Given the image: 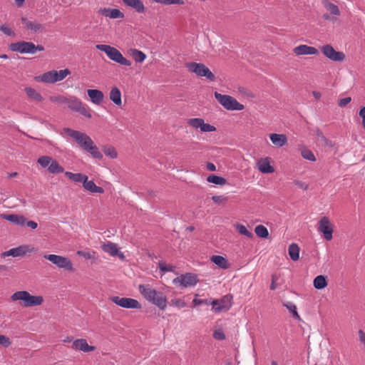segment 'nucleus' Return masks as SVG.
<instances>
[{"mask_svg":"<svg viewBox=\"0 0 365 365\" xmlns=\"http://www.w3.org/2000/svg\"><path fill=\"white\" fill-rule=\"evenodd\" d=\"M63 131L67 135L73 138L83 150L89 153L93 158L98 160L103 158V154L91 138L86 133L69 128H65Z\"/></svg>","mask_w":365,"mask_h":365,"instance_id":"obj_1","label":"nucleus"},{"mask_svg":"<svg viewBox=\"0 0 365 365\" xmlns=\"http://www.w3.org/2000/svg\"><path fill=\"white\" fill-rule=\"evenodd\" d=\"M138 290L147 301L157 306L161 310L165 309L168 299L163 292L153 289L150 284H140Z\"/></svg>","mask_w":365,"mask_h":365,"instance_id":"obj_2","label":"nucleus"},{"mask_svg":"<svg viewBox=\"0 0 365 365\" xmlns=\"http://www.w3.org/2000/svg\"><path fill=\"white\" fill-rule=\"evenodd\" d=\"M96 49L103 51L107 56L122 66H130L132 63L130 60L125 58L123 54L116 48L106 44L96 45Z\"/></svg>","mask_w":365,"mask_h":365,"instance_id":"obj_3","label":"nucleus"},{"mask_svg":"<svg viewBox=\"0 0 365 365\" xmlns=\"http://www.w3.org/2000/svg\"><path fill=\"white\" fill-rule=\"evenodd\" d=\"M12 301H22V305L25 307L39 306L43 302L41 296L31 295L27 291H17L11 296Z\"/></svg>","mask_w":365,"mask_h":365,"instance_id":"obj_4","label":"nucleus"},{"mask_svg":"<svg viewBox=\"0 0 365 365\" xmlns=\"http://www.w3.org/2000/svg\"><path fill=\"white\" fill-rule=\"evenodd\" d=\"M215 98L228 110H242L244 105L240 103L235 98L229 95H224L215 92Z\"/></svg>","mask_w":365,"mask_h":365,"instance_id":"obj_5","label":"nucleus"},{"mask_svg":"<svg viewBox=\"0 0 365 365\" xmlns=\"http://www.w3.org/2000/svg\"><path fill=\"white\" fill-rule=\"evenodd\" d=\"M185 67L190 72L195 73L197 76L206 77L210 81H215V76L208 67L202 63H187Z\"/></svg>","mask_w":365,"mask_h":365,"instance_id":"obj_6","label":"nucleus"},{"mask_svg":"<svg viewBox=\"0 0 365 365\" xmlns=\"http://www.w3.org/2000/svg\"><path fill=\"white\" fill-rule=\"evenodd\" d=\"M37 163L41 166V168H47L48 171L53 175L65 173L64 168L58 163V161L50 156L42 155L38 158Z\"/></svg>","mask_w":365,"mask_h":365,"instance_id":"obj_7","label":"nucleus"},{"mask_svg":"<svg viewBox=\"0 0 365 365\" xmlns=\"http://www.w3.org/2000/svg\"><path fill=\"white\" fill-rule=\"evenodd\" d=\"M66 104L71 110L78 112L88 118H91L92 116L88 107L84 106L81 101L76 96L68 97Z\"/></svg>","mask_w":365,"mask_h":365,"instance_id":"obj_8","label":"nucleus"},{"mask_svg":"<svg viewBox=\"0 0 365 365\" xmlns=\"http://www.w3.org/2000/svg\"><path fill=\"white\" fill-rule=\"evenodd\" d=\"M197 282V276L190 272L182 274L173 280V283L175 285L181 288L194 287Z\"/></svg>","mask_w":365,"mask_h":365,"instance_id":"obj_9","label":"nucleus"},{"mask_svg":"<svg viewBox=\"0 0 365 365\" xmlns=\"http://www.w3.org/2000/svg\"><path fill=\"white\" fill-rule=\"evenodd\" d=\"M43 257L56 264L58 268L64 269L68 271H73L71 261L66 257L51 254L45 255Z\"/></svg>","mask_w":365,"mask_h":365,"instance_id":"obj_10","label":"nucleus"},{"mask_svg":"<svg viewBox=\"0 0 365 365\" xmlns=\"http://www.w3.org/2000/svg\"><path fill=\"white\" fill-rule=\"evenodd\" d=\"M110 299L112 302L123 308L138 309H141L140 303L135 299L113 296L111 297Z\"/></svg>","mask_w":365,"mask_h":365,"instance_id":"obj_11","label":"nucleus"},{"mask_svg":"<svg viewBox=\"0 0 365 365\" xmlns=\"http://www.w3.org/2000/svg\"><path fill=\"white\" fill-rule=\"evenodd\" d=\"M320 50L324 56L333 61L342 62L346 58L344 52L336 51L330 44L322 46Z\"/></svg>","mask_w":365,"mask_h":365,"instance_id":"obj_12","label":"nucleus"},{"mask_svg":"<svg viewBox=\"0 0 365 365\" xmlns=\"http://www.w3.org/2000/svg\"><path fill=\"white\" fill-rule=\"evenodd\" d=\"M318 231L323 233L324 237L330 241L333 237L334 227L329 217H322L319 221Z\"/></svg>","mask_w":365,"mask_h":365,"instance_id":"obj_13","label":"nucleus"},{"mask_svg":"<svg viewBox=\"0 0 365 365\" xmlns=\"http://www.w3.org/2000/svg\"><path fill=\"white\" fill-rule=\"evenodd\" d=\"M34 43L30 41H21L16 43H11L9 48L12 51L19 52L20 53L34 54Z\"/></svg>","mask_w":365,"mask_h":365,"instance_id":"obj_14","label":"nucleus"},{"mask_svg":"<svg viewBox=\"0 0 365 365\" xmlns=\"http://www.w3.org/2000/svg\"><path fill=\"white\" fill-rule=\"evenodd\" d=\"M34 251V247H30L29 245H22L2 252L1 257L4 258L9 256H12L14 257H24L27 252H32Z\"/></svg>","mask_w":365,"mask_h":365,"instance_id":"obj_15","label":"nucleus"},{"mask_svg":"<svg viewBox=\"0 0 365 365\" xmlns=\"http://www.w3.org/2000/svg\"><path fill=\"white\" fill-rule=\"evenodd\" d=\"M297 56L301 55H318L319 51L315 47L309 46L305 44H301L293 49Z\"/></svg>","mask_w":365,"mask_h":365,"instance_id":"obj_16","label":"nucleus"},{"mask_svg":"<svg viewBox=\"0 0 365 365\" xmlns=\"http://www.w3.org/2000/svg\"><path fill=\"white\" fill-rule=\"evenodd\" d=\"M98 14L105 17L110 19H123L124 14L118 9L101 8L98 10Z\"/></svg>","mask_w":365,"mask_h":365,"instance_id":"obj_17","label":"nucleus"},{"mask_svg":"<svg viewBox=\"0 0 365 365\" xmlns=\"http://www.w3.org/2000/svg\"><path fill=\"white\" fill-rule=\"evenodd\" d=\"M71 347L73 349L84 352L93 351L96 350V347L93 346H89L85 339H76L73 341Z\"/></svg>","mask_w":365,"mask_h":365,"instance_id":"obj_18","label":"nucleus"},{"mask_svg":"<svg viewBox=\"0 0 365 365\" xmlns=\"http://www.w3.org/2000/svg\"><path fill=\"white\" fill-rule=\"evenodd\" d=\"M124 4L139 14L145 12V7L141 0H122Z\"/></svg>","mask_w":365,"mask_h":365,"instance_id":"obj_19","label":"nucleus"},{"mask_svg":"<svg viewBox=\"0 0 365 365\" xmlns=\"http://www.w3.org/2000/svg\"><path fill=\"white\" fill-rule=\"evenodd\" d=\"M1 217L17 225L24 226L26 224V218L22 215L1 214Z\"/></svg>","mask_w":365,"mask_h":365,"instance_id":"obj_20","label":"nucleus"},{"mask_svg":"<svg viewBox=\"0 0 365 365\" xmlns=\"http://www.w3.org/2000/svg\"><path fill=\"white\" fill-rule=\"evenodd\" d=\"M88 97L93 103L100 105L104 98L103 93L97 89H88L87 91Z\"/></svg>","mask_w":365,"mask_h":365,"instance_id":"obj_21","label":"nucleus"},{"mask_svg":"<svg viewBox=\"0 0 365 365\" xmlns=\"http://www.w3.org/2000/svg\"><path fill=\"white\" fill-rule=\"evenodd\" d=\"M257 167L259 170L262 173H272L274 172V168L270 165L269 159L268 158L259 160Z\"/></svg>","mask_w":365,"mask_h":365,"instance_id":"obj_22","label":"nucleus"},{"mask_svg":"<svg viewBox=\"0 0 365 365\" xmlns=\"http://www.w3.org/2000/svg\"><path fill=\"white\" fill-rule=\"evenodd\" d=\"M269 138L272 143L277 147H282L287 142V136L284 134L272 133Z\"/></svg>","mask_w":365,"mask_h":365,"instance_id":"obj_23","label":"nucleus"},{"mask_svg":"<svg viewBox=\"0 0 365 365\" xmlns=\"http://www.w3.org/2000/svg\"><path fill=\"white\" fill-rule=\"evenodd\" d=\"M56 71L52 70V71L44 73L41 76H37L36 78V79L38 81H41L43 83H56V79H55V76H56Z\"/></svg>","mask_w":365,"mask_h":365,"instance_id":"obj_24","label":"nucleus"},{"mask_svg":"<svg viewBox=\"0 0 365 365\" xmlns=\"http://www.w3.org/2000/svg\"><path fill=\"white\" fill-rule=\"evenodd\" d=\"M21 22L24 24L26 29L31 30L35 33L40 31L42 29V25L36 21H31L25 17L21 18Z\"/></svg>","mask_w":365,"mask_h":365,"instance_id":"obj_25","label":"nucleus"},{"mask_svg":"<svg viewBox=\"0 0 365 365\" xmlns=\"http://www.w3.org/2000/svg\"><path fill=\"white\" fill-rule=\"evenodd\" d=\"M228 298L229 297L228 296H225L220 301L219 300H217V299H214L212 300L210 304H212V309L216 312H221L222 310H223L224 309H229V307H227L225 303L228 300Z\"/></svg>","mask_w":365,"mask_h":365,"instance_id":"obj_26","label":"nucleus"},{"mask_svg":"<svg viewBox=\"0 0 365 365\" xmlns=\"http://www.w3.org/2000/svg\"><path fill=\"white\" fill-rule=\"evenodd\" d=\"M83 187L93 193H103V187L97 186L93 180H86L83 184Z\"/></svg>","mask_w":365,"mask_h":365,"instance_id":"obj_27","label":"nucleus"},{"mask_svg":"<svg viewBox=\"0 0 365 365\" xmlns=\"http://www.w3.org/2000/svg\"><path fill=\"white\" fill-rule=\"evenodd\" d=\"M110 99L118 106H121V92L117 87L111 88L109 94Z\"/></svg>","mask_w":365,"mask_h":365,"instance_id":"obj_28","label":"nucleus"},{"mask_svg":"<svg viewBox=\"0 0 365 365\" xmlns=\"http://www.w3.org/2000/svg\"><path fill=\"white\" fill-rule=\"evenodd\" d=\"M65 175L75 182H82L88 179V176L83 173H73L69 171L64 173Z\"/></svg>","mask_w":365,"mask_h":365,"instance_id":"obj_29","label":"nucleus"},{"mask_svg":"<svg viewBox=\"0 0 365 365\" xmlns=\"http://www.w3.org/2000/svg\"><path fill=\"white\" fill-rule=\"evenodd\" d=\"M103 252L110 254L111 256L118 255V249L116 244L108 242L106 244H103L101 246Z\"/></svg>","mask_w":365,"mask_h":365,"instance_id":"obj_30","label":"nucleus"},{"mask_svg":"<svg viewBox=\"0 0 365 365\" xmlns=\"http://www.w3.org/2000/svg\"><path fill=\"white\" fill-rule=\"evenodd\" d=\"M25 92L27 94L28 97L35 101L41 102L43 100V96L40 93L37 92L34 88L31 87L25 88Z\"/></svg>","mask_w":365,"mask_h":365,"instance_id":"obj_31","label":"nucleus"},{"mask_svg":"<svg viewBox=\"0 0 365 365\" xmlns=\"http://www.w3.org/2000/svg\"><path fill=\"white\" fill-rule=\"evenodd\" d=\"M299 247L296 243H292L288 248L289 255L292 260L297 261L299 258Z\"/></svg>","mask_w":365,"mask_h":365,"instance_id":"obj_32","label":"nucleus"},{"mask_svg":"<svg viewBox=\"0 0 365 365\" xmlns=\"http://www.w3.org/2000/svg\"><path fill=\"white\" fill-rule=\"evenodd\" d=\"M327 277L324 275L317 276L313 282L314 287L317 289H322L327 286Z\"/></svg>","mask_w":365,"mask_h":365,"instance_id":"obj_33","label":"nucleus"},{"mask_svg":"<svg viewBox=\"0 0 365 365\" xmlns=\"http://www.w3.org/2000/svg\"><path fill=\"white\" fill-rule=\"evenodd\" d=\"M211 261L215 264H217L220 268H228L227 260L222 256L213 255L211 257Z\"/></svg>","mask_w":365,"mask_h":365,"instance_id":"obj_34","label":"nucleus"},{"mask_svg":"<svg viewBox=\"0 0 365 365\" xmlns=\"http://www.w3.org/2000/svg\"><path fill=\"white\" fill-rule=\"evenodd\" d=\"M130 55L135 62L142 63L146 58V55L141 51H139L136 48H133L130 50Z\"/></svg>","mask_w":365,"mask_h":365,"instance_id":"obj_35","label":"nucleus"},{"mask_svg":"<svg viewBox=\"0 0 365 365\" xmlns=\"http://www.w3.org/2000/svg\"><path fill=\"white\" fill-rule=\"evenodd\" d=\"M207 181L220 185H224L227 182V180L225 178L215 175H210L207 178Z\"/></svg>","mask_w":365,"mask_h":365,"instance_id":"obj_36","label":"nucleus"},{"mask_svg":"<svg viewBox=\"0 0 365 365\" xmlns=\"http://www.w3.org/2000/svg\"><path fill=\"white\" fill-rule=\"evenodd\" d=\"M103 151L106 156L110 157L112 159H115L118 157V153L115 148L112 145H104L103 147Z\"/></svg>","mask_w":365,"mask_h":365,"instance_id":"obj_37","label":"nucleus"},{"mask_svg":"<svg viewBox=\"0 0 365 365\" xmlns=\"http://www.w3.org/2000/svg\"><path fill=\"white\" fill-rule=\"evenodd\" d=\"M255 232L256 235L262 238H267L269 236V232L266 227L259 225L255 227Z\"/></svg>","mask_w":365,"mask_h":365,"instance_id":"obj_38","label":"nucleus"},{"mask_svg":"<svg viewBox=\"0 0 365 365\" xmlns=\"http://www.w3.org/2000/svg\"><path fill=\"white\" fill-rule=\"evenodd\" d=\"M203 121L204 120L200 118H190L187 120V124L195 129L200 128L201 130Z\"/></svg>","mask_w":365,"mask_h":365,"instance_id":"obj_39","label":"nucleus"},{"mask_svg":"<svg viewBox=\"0 0 365 365\" xmlns=\"http://www.w3.org/2000/svg\"><path fill=\"white\" fill-rule=\"evenodd\" d=\"M236 230L240 235L246 236L248 238H251L253 237V234L251 232H250L247 229V227L243 225L237 224L236 225Z\"/></svg>","mask_w":365,"mask_h":365,"instance_id":"obj_40","label":"nucleus"},{"mask_svg":"<svg viewBox=\"0 0 365 365\" xmlns=\"http://www.w3.org/2000/svg\"><path fill=\"white\" fill-rule=\"evenodd\" d=\"M284 306L292 314V316L295 319H299L300 317L297 313V307L292 302H288L284 304Z\"/></svg>","mask_w":365,"mask_h":365,"instance_id":"obj_41","label":"nucleus"},{"mask_svg":"<svg viewBox=\"0 0 365 365\" xmlns=\"http://www.w3.org/2000/svg\"><path fill=\"white\" fill-rule=\"evenodd\" d=\"M324 6L326 7V9L328 11H329V12L331 14H334V15H339L340 14V11L339 9V7L336 5H335L334 4L327 1L324 4Z\"/></svg>","mask_w":365,"mask_h":365,"instance_id":"obj_42","label":"nucleus"},{"mask_svg":"<svg viewBox=\"0 0 365 365\" xmlns=\"http://www.w3.org/2000/svg\"><path fill=\"white\" fill-rule=\"evenodd\" d=\"M71 73V71L68 68H65L63 70H60L59 71H56L55 79L56 82L61 81L63 80L68 75Z\"/></svg>","mask_w":365,"mask_h":365,"instance_id":"obj_43","label":"nucleus"},{"mask_svg":"<svg viewBox=\"0 0 365 365\" xmlns=\"http://www.w3.org/2000/svg\"><path fill=\"white\" fill-rule=\"evenodd\" d=\"M301 154L302 156L306 160H309L312 162L316 161V158L311 150L304 149L302 150Z\"/></svg>","mask_w":365,"mask_h":365,"instance_id":"obj_44","label":"nucleus"},{"mask_svg":"<svg viewBox=\"0 0 365 365\" xmlns=\"http://www.w3.org/2000/svg\"><path fill=\"white\" fill-rule=\"evenodd\" d=\"M212 200L217 205H222L227 201L228 198L224 195H214Z\"/></svg>","mask_w":365,"mask_h":365,"instance_id":"obj_45","label":"nucleus"},{"mask_svg":"<svg viewBox=\"0 0 365 365\" xmlns=\"http://www.w3.org/2000/svg\"><path fill=\"white\" fill-rule=\"evenodd\" d=\"M0 31L3 32L5 35L8 36H14L15 35L14 32L7 26L6 24L0 25Z\"/></svg>","mask_w":365,"mask_h":365,"instance_id":"obj_46","label":"nucleus"},{"mask_svg":"<svg viewBox=\"0 0 365 365\" xmlns=\"http://www.w3.org/2000/svg\"><path fill=\"white\" fill-rule=\"evenodd\" d=\"M216 130V128L214 125H212L208 123H205V120L202 125L201 131L202 132H214Z\"/></svg>","mask_w":365,"mask_h":365,"instance_id":"obj_47","label":"nucleus"},{"mask_svg":"<svg viewBox=\"0 0 365 365\" xmlns=\"http://www.w3.org/2000/svg\"><path fill=\"white\" fill-rule=\"evenodd\" d=\"M359 341L363 346V349L365 351V331L362 329L358 331Z\"/></svg>","mask_w":365,"mask_h":365,"instance_id":"obj_48","label":"nucleus"},{"mask_svg":"<svg viewBox=\"0 0 365 365\" xmlns=\"http://www.w3.org/2000/svg\"><path fill=\"white\" fill-rule=\"evenodd\" d=\"M213 337L217 340H224L225 334L222 329H218L214 331Z\"/></svg>","mask_w":365,"mask_h":365,"instance_id":"obj_49","label":"nucleus"},{"mask_svg":"<svg viewBox=\"0 0 365 365\" xmlns=\"http://www.w3.org/2000/svg\"><path fill=\"white\" fill-rule=\"evenodd\" d=\"M66 99H67V97H64L62 96L50 97V101L52 102H57V103H65V104L66 102Z\"/></svg>","mask_w":365,"mask_h":365,"instance_id":"obj_50","label":"nucleus"},{"mask_svg":"<svg viewBox=\"0 0 365 365\" xmlns=\"http://www.w3.org/2000/svg\"><path fill=\"white\" fill-rule=\"evenodd\" d=\"M0 344L4 347H8L11 344V341L9 337L0 334Z\"/></svg>","mask_w":365,"mask_h":365,"instance_id":"obj_51","label":"nucleus"},{"mask_svg":"<svg viewBox=\"0 0 365 365\" xmlns=\"http://www.w3.org/2000/svg\"><path fill=\"white\" fill-rule=\"evenodd\" d=\"M171 303L179 308H182L186 306V303L183 300L179 299H172Z\"/></svg>","mask_w":365,"mask_h":365,"instance_id":"obj_52","label":"nucleus"},{"mask_svg":"<svg viewBox=\"0 0 365 365\" xmlns=\"http://www.w3.org/2000/svg\"><path fill=\"white\" fill-rule=\"evenodd\" d=\"M159 268L161 271L165 272H171L173 269V267L171 265H168L163 262H159Z\"/></svg>","mask_w":365,"mask_h":365,"instance_id":"obj_53","label":"nucleus"},{"mask_svg":"<svg viewBox=\"0 0 365 365\" xmlns=\"http://www.w3.org/2000/svg\"><path fill=\"white\" fill-rule=\"evenodd\" d=\"M351 101V97H346V98H341L339 101L338 106L339 107L343 108V107H345L347 104H349Z\"/></svg>","mask_w":365,"mask_h":365,"instance_id":"obj_54","label":"nucleus"},{"mask_svg":"<svg viewBox=\"0 0 365 365\" xmlns=\"http://www.w3.org/2000/svg\"><path fill=\"white\" fill-rule=\"evenodd\" d=\"M294 183L297 186L299 187V188H302V190H307L309 187V185L304 182H302L300 180H294Z\"/></svg>","mask_w":365,"mask_h":365,"instance_id":"obj_55","label":"nucleus"},{"mask_svg":"<svg viewBox=\"0 0 365 365\" xmlns=\"http://www.w3.org/2000/svg\"><path fill=\"white\" fill-rule=\"evenodd\" d=\"M192 303L197 306V305H202V304H210V302L207 299H194L192 301Z\"/></svg>","mask_w":365,"mask_h":365,"instance_id":"obj_56","label":"nucleus"},{"mask_svg":"<svg viewBox=\"0 0 365 365\" xmlns=\"http://www.w3.org/2000/svg\"><path fill=\"white\" fill-rule=\"evenodd\" d=\"M359 116L362 119V126H363V128L365 130V106H363L359 112Z\"/></svg>","mask_w":365,"mask_h":365,"instance_id":"obj_57","label":"nucleus"},{"mask_svg":"<svg viewBox=\"0 0 365 365\" xmlns=\"http://www.w3.org/2000/svg\"><path fill=\"white\" fill-rule=\"evenodd\" d=\"M77 255L78 256L83 257L86 259H90L91 258V255L88 252H84V251H78Z\"/></svg>","mask_w":365,"mask_h":365,"instance_id":"obj_58","label":"nucleus"},{"mask_svg":"<svg viewBox=\"0 0 365 365\" xmlns=\"http://www.w3.org/2000/svg\"><path fill=\"white\" fill-rule=\"evenodd\" d=\"M25 225H26L28 227H31L33 230L37 228V227H38L37 223L33 220H29V221L26 220Z\"/></svg>","mask_w":365,"mask_h":365,"instance_id":"obj_59","label":"nucleus"},{"mask_svg":"<svg viewBox=\"0 0 365 365\" xmlns=\"http://www.w3.org/2000/svg\"><path fill=\"white\" fill-rule=\"evenodd\" d=\"M277 280V277H276V275L273 274L272 276V283L270 284V289L274 290L277 288V287H276Z\"/></svg>","mask_w":365,"mask_h":365,"instance_id":"obj_60","label":"nucleus"},{"mask_svg":"<svg viewBox=\"0 0 365 365\" xmlns=\"http://www.w3.org/2000/svg\"><path fill=\"white\" fill-rule=\"evenodd\" d=\"M206 168L210 171H215L216 170V166L212 163H207Z\"/></svg>","mask_w":365,"mask_h":365,"instance_id":"obj_61","label":"nucleus"},{"mask_svg":"<svg viewBox=\"0 0 365 365\" xmlns=\"http://www.w3.org/2000/svg\"><path fill=\"white\" fill-rule=\"evenodd\" d=\"M44 51V47L42 45H40V44L35 45L34 44V53H35L36 51Z\"/></svg>","mask_w":365,"mask_h":365,"instance_id":"obj_62","label":"nucleus"},{"mask_svg":"<svg viewBox=\"0 0 365 365\" xmlns=\"http://www.w3.org/2000/svg\"><path fill=\"white\" fill-rule=\"evenodd\" d=\"M312 95L313 96L317 99V100H319L320 99L322 95L320 93V92L319 91H312Z\"/></svg>","mask_w":365,"mask_h":365,"instance_id":"obj_63","label":"nucleus"},{"mask_svg":"<svg viewBox=\"0 0 365 365\" xmlns=\"http://www.w3.org/2000/svg\"><path fill=\"white\" fill-rule=\"evenodd\" d=\"M24 1L25 0H15L16 6L19 7L21 6Z\"/></svg>","mask_w":365,"mask_h":365,"instance_id":"obj_64","label":"nucleus"}]
</instances>
